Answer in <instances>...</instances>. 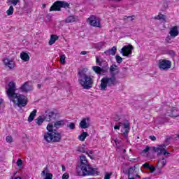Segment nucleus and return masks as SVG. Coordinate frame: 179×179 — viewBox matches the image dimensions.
<instances>
[{"label":"nucleus","mask_w":179,"mask_h":179,"mask_svg":"<svg viewBox=\"0 0 179 179\" xmlns=\"http://www.w3.org/2000/svg\"><path fill=\"white\" fill-rule=\"evenodd\" d=\"M166 115L169 117H173L174 118H177L179 117V110L176 108H173L170 113H167Z\"/></svg>","instance_id":"nucleus-22"},{"label":"nucleus","mask_w":179,"mask_h":179,"mask_svg":"<svg viewBox=\"0 0 179 179\" xmlns=\"http://www.w3.org/2000/svg\"><path fill=\"white\" fill-rule=\"evenodd\" d=\"M86 155H87V156H89V157H90V159H92V160L94 159L93 157L94 155H93V151H87L86 152Z\"/></svg>","instance_id":"nucleus-38"},{"label":"nucleus","mask_w":179,"mask_h":179,"mask_svg":"<svg viewBox=\"0 0 179 179\" xmlns=\"http://www.w3.org/2000/svg\"><path fill=\"white\" fill-rule=\"evenodd\" d=\"M10 101H13L14 103V107H26L27 106V98L24 95L20 94H17V96H13L12 99H10Z\"/></svg>","instance_id":"nucleus-6"},{"label":"nucleus","mask_w":179,"mask_h":179,"mask_svg":"<svg viewBox=\"0 0 179 179\" xmlns=\"http://www.w3.org/2000/svg\"><path fill=\"white\" fill-rule=\"evenodd\" d=\"M143 167L144 169H150V164H149V163L146 162L145 164H143Z\"/></svg>","instance_id":"nucleus-44"},{"label":"nucleus","mask_w":179,"mask_h":179,"mask_svg":"<svg viewBox=\"0 0 179 179\" xmlns=\"http://www.w3.org/2000/svg\"><path fill=\"white\" fill-rule=\"evenodd\" d=\"M132 50H134V46L132 45L129 44L128 45H124L120 51V54L123 55V57H129L132 54Z\"/></svg>","instance_id":"nucleus-13"},{"label":"nucleus","mask_w":179,"mask_h":179,"mask_svg":"<svg viewBox=\"0 0 179 179\" xmlns=\"http://www.w3.org/2000/svg\"><path fill=\"white\" fill-rule=\"evenodd\" d=\"M134 17H135V15L125 16L124 20H127V19L129 22H132V20H134Z\"/></svg>","instance_id":"nucleus-42"},{"label":"nucleus","mask_w":179,"mask_h":179,"mask_svg":"<svg viewBox=\"0 0 179 179\" xmlns=\"http://www.w3.org/2000/svg\"><path fill=\"white\" fill-rule=\"evenodd\" d=\"M18 3H19V0H11V3L15 6H16V5H17Z\"/></svg>","instance_id":"nucleus-47"},{"label":"nucleus","mask_w":179,"mask_h":179,"mask_svg":"<svg viewBox=\"0 0 179 179\" xmlns=\"http://www.w3.org/2000/svg\"><path fill=\"white\" fill-rule=\"evenodd\" d=\"M78 152H80L81 153H86V145H82L78 147Z\"/></svg>","instance_id":"nucleus-33"},{"label":"nucleus","mask_w":179,"mask_h":179,"mask_svg":"<svg viewBox=\"0 0 179 179\" xmlns=\"http://www.w3.org/2000/svg\"><path fill=\"white\" fill-rule=\"evenodd\" d=\"M87 69L84 68L78 71V82L83 89L89 90L93 87V78L87 75Z\"/></svg>","instance_id":"nucleus-3"},{"label":"nucleus","mask_w":179,"mask_h":179,"mask_svg":"<svg viewBox=\"0 0 179 179\" xmlns=\"http://www.w3.org/2000/svg\"><path fill=\"white\" fill-rule=\"evenodd\" d=\"M2 103H3V99H0V104H2Z\"/></svg>","instance_id":"nucleus-62"},{"label":"nucleus","mask_w":179,"mask_h":179,"mask_svg":"<svg viewBox=\"0 0 179 179\" xmlns=\"http://www.w3.org/2000/svg\"><path fill=\"white\" fill-rule=\"evenodd\" d=\"M118 81L117 78L111 76L110 77H104L101 80L100 88L101 90H107V86L108 87H113V86H117Z\"/></svg>","instance_id":"nucleus-5"},{"label":"nucleus","mask_w":179,"mask_h":179,"mask_svg":"<svg viewBox=\"0 0 179 179\" xmlns=\"http://www.w3.org/2000/svg\"><path fill=\"white\" fill-rule=\"evenodd\" d=\"M156 166H153V165H150V168H148V170H150V173H155L156 171Z\"/></svg>","instance_id":"nucleus-41"},{"label":"nucleus","mask_w":179,"mask_h":179,"mask_svg":"<svg viewBox=\"0 0 179 179\" xmlns=\"http://www.w3.org/2000/svg\"><path fill=\"white\" fill-rule=\"evenodd\" d=\"M6 141L8 143H12V142H13V138H12V136H8L6 138Z\"/></svg>","instance_id":"nucleus-39"},{"label":"nucleus","mask_w":179,"mask_h":179,"mask_svg":"<svg viewBox=\"0 0 179 179\" xmlns=\"http://www.w3.org/2000/svg\"><path fill=\"white\" fill-rule=\"evenodd\" d=\"M114 129H120V125H115Z\"/></svg>","instance_id":"nucleus-58"},{"label":"nucleus","mask_w":179,"mask_h":179,"mask_svg":"<svg viewBox=\"0 0 179 179\" xmlns=\"http://www.w3.org/2000/svg\"><path fill=\"white\" fill-rule=\"evenodd\" d=\"M57 40H58V36L51 35L50 39L48 43L49 45H52V44H55Z\"/></svg>","instance_id":"nucleus-26"},{"label":"nucleus","mask_w":179,"mask_h":179,"mask_svg":"<svg viewBox=\"0 0 179 179\" xmlns=\"http://www.w3.org/2000/svg\"><path fill=\"white\" fill-rule=\"evenodd\" d=\"M111 176V174L107 173H106L105 176H104V179H110V176Z\"/></svg>","instance_id":"nucleus-51"},{"label":"nucleus","mask_w":179,"mask_h":179,"mask_svg":"<svg viewBox=\"0 0 179 179\" xmlns=\"http://www.w3.org/2000/svg\"><path fill=\"white\" fill-rule=\"evenodd\" d=\"M62 171H65L66 170V169L65 168V165H62Z\"/></svg>","instance_id":"nucleus-59"},{"label":"nucleus","mask_w":179,"mask_h":179,"mask_svg":"<svg viewBox=\"0 0 179 179\" xmlns=\"http://www.w3.org/2000/svg\"><path fill=\"white\" fill-rule=\"evenodd\" d=\"M24 10L27 12V13H31V6H29V3H27L24 7Z\"/></svg>","instance_id":"nucleus-34"},{"label":"nucleus","mask_w":179,"mask_h":179,"mask_svg":"<svg viewBox=\"0 0 179 179\" xmlns=\"http://www.w3.org/2000/svg\"><path fill=\"white\" fill-rule=\"evenodd\" d=\"M136 173H138V170H134V168H129L127 174L129 177H135Z\"/></svg>","instance_id":"nucleus-25"},{"label":"nucleus","mask_w":179,"mask_h":179,"mask_svg":"<svg viewBox=\"0 0 179 179\" xmlns=\"http://www.w3.org/2000/svg\"><path fill=\"white\" fill-rule=\"evenodd\" d=\"M80 164L78 165L76 168L77 176H79L80 177H86L87 176H99V174H100L99 169L92 168V166L89 164L86 156L82 155L80 157Z\"/></svg>","instance_id":"nucleus-2"},{"label":"nucleus","mask_w":179,"mask_h":179,"mask_svg":"<svg viewBox=\"0 0 179 179\" xmlns=\"http://www.w3.org/2000/svg\"><path fill=\"white\" fill-rule=\"evenodd\" d=\"M118 125H123V128L122 129V132L124 136L128 137V134H129V129L131 128V124L129 122L122 123L119 122Z\"/></svg>","instance_id":"nucleus-14"},{"label":"nucleus","mask_w":179,"mask_h":179,"mask_svg":"<svg viewBox=\"0 0 179 179\" xmlns=\"http://www.w3.org/2000/svg\"><path fill=\"white\" fill-rule=\"evenodd\" d=\"M149 139H151V141H156V136H149Z\"/></svg>","instance_id":"nucleus-53"},{"label":"nucleus","mask_w":179,"mask_h":179,"mask_svg":"<svg viewBox=\"0 0 179 179\" xmlns=\"http://www.w3.org/2000/svg\"><path fill=\"white\" fill-rule=\"evenodd\" d=\"M68 128H69L70 129H75V123L73 122H70L68 125H67Z\"/></svg>","instance_id":"nucleus-43"},{"label":"nucleus","mask_w":179,"mask_h":179,"mask_svg":"<svg viewBox=\"0 0 179 179\" xmlns=\"http://www.w3.org/2000/svg\"><path fill=\"white\" fill-rule=\"evenodd\" d=\"M169 55H171V57H174V55H176V52H174V51H173V50H170L169 52Z\"/></svg>","instance_id":"nucleus-52"},{"label":"nucleus","mask_w":179,"mask_h":179,"mask_svg":"<svg viewBox=\"0 0 179 179\" xmlns=\"http://www.w3.org/2000/svg\"><path fill=\"white\" fill-rule=\"evenodd\" d=\"M20 90L22 92V93H28V92H31L33 90V87L29 85V82H25L20 87Z\"/></svg>","instance_id":"nucleus-18"},{"label":"nucleus","mask_w":179,"mask_h":179,"mask_svg":"<svg viewBox=\"0 0 179 179\" xmlns=\"http://www.w3.org/2000/svg\"><path fill=\"white\" fill-rule=\"evenodd\" d=\"M42 6H43V8H46L47 5L46 4H43Z\"/></svg>","instance_id":"nucleus-63"},{"label":"nucleus","mask_w":179,"mask_h":179,"mask_svg":"<svg viewBox=\"0 0 179 179\" xmlns=\"http://www.w3.org/2000/svg\"><path fill=\"white\" fill-rule=\"evenodd\" d=\"M66 57H65V55H60V62L62 64H66Z\"/></svg>","instance_id":"nucleus-35"},{"label":"nucleus","mask_w":179,"mask_h":179,"mask_svg":"<svg viewBox=\"0 0 179 179\" xmlns=\"http://www.w3.org/2000/svg\"><path fill=\"white\" fill-rule=\"evenodd\" d=\"M6 93L9 99H13V97H17V93H16V83L11 81L8 83V87H6Z\"/></svg>","instance_id":"nucleus-8"},{"label":"nucleus","mask_w":179,"mask_h":179,"mask_svg":"<svg viewBox=\"0 0 179 179\" xmlns=\"http://www.w3.org/2000/svg\"><path fill=\"white\" fill-rule=\"evenodd\" d=\"M166 145H159L157 147H153V150L155 152V153H157V156H160L163 155L164 156H166L167 155H170V152H169L166 150Z\"/></svg>","instance_id":"nucleus-10"},{"label":"nucleus","mask_w":179,"mask_h":179,"mask_svg":"<svg viewBox=\"0 0 179 179\" xmlns=\"http://www.w3.org/2000/svg\"><path fill=\"white\" fill-rule=\"evenodd\" d=\"M160 71H169L171 68V61L166 59H160L158 64Z\"/></svg>","instance_id":"nucleus-9"},{"label":"nucleus","mask_w":179,"mask_h":179,"mask_svg":"<svg viewBox=\"0 0 179 179\" xmlns=\"http://www.w3.org/2000/svg\"><path fill=\"white\" fill-rule=\"evenodd\" d=\"M134 178L136 179V178H141V176H139L138 174V172L136 173V174L134 175Z\"/></svg>","instance_id":"nucleus-55"},{"label":"nucleus","mask_w":179,"mask_h":179,"mask_svg":"<svg viewBox=\"0 0 179 179\" xmlns=\"http://www.w3.org/2000/svg\"><path fill=\"white\" fill-rule=\"evenodd\" d=\"M68 178H69V174H68L67 173L63 174L62 179H68Z\"/></svg>","instance_id":"nucleus-48"},{"label":"nucleus","mask_w":179,"mask_h":179,"mask_svg":"<svg viewBox=\"0 0 179 179\" xmlns=\"http://www.w3.org/2000/svg\"><path fill=\"white\" fill-rule=\"evenodd\" d=\"M41 176L43 177L45 176L44 179H52V173H50V169H48V166H46V167L44 168V169L41 172Z\"/></svg>","instance_id":"nucleus-19"},{"label":"nucleus","mask_w":179,"mask_h":179,"mask_svg":"<svg viewBox=\"0 0 179 179\" xmlns=\"http://www.w3.org/2000/svg\"><path fill=\"white\" fill-rule=\"evenodd\" d=\"M90 117L83 118L80 122V127L82 129H86L90 127Z\"/></svg>","instance_id":"nucleus-16"},{"label":"nucleus","mask_w":179,"mask_h":179,"mask_svg":"<svg viewBox=\"0 0 179 179\" xmlns=\"http://www.w3.org/2000/svg\"><path fill=\"white\" fill-rule=\"evenodd\" d=\"M3 64L5 66H7L9 69H13L15 68V62L8 58L3 59Z\"/></svg>","instance_id":"nucleus-20"},{"label":"nucleus","mask_w":179,"mask_h":179,"mask_svg":"<svg viewBox=\"0 0 179 179\" xmlns=\"http://www.w3.org/2000/svg\"><path fill=\"white\" fill-rule=\"evenodd\" d=\"M150 150V147H149V146H146V148H145V149H144L143 150V153H148V152H149Z\"/></svg>","instance_id":"nucleus-46"},{"label":"nucleus","mask_w":179,"mask_h":179,"mask_svg":"<svg viewBox=\"0 0 179 179\" xmlns=\"http://www.w3.org/2000/svg\"><path fill=\"white\" fill-rule=\"evenodd\" d=\"M70 4L65 1H55L52 6L50 8V12H61V8H64V9H68L69 8Z\"/></svg>","instance_id":"nucleus-7"},{"label":"nucleus","mask_w":179,"mask_h":179,"mask_svg":"<svg viewBox=\"0 0 179 179\" xmlns=\"http://www.w3.org/2000/svg\"><path fill=\"white\" fill-rule=\"evenodd\" d=\"M89 136V134L86 131H84L81 133V134L78 136L79 141H81V142H85V139H86V137Z\"/></svg>","instance_id":"nucleus-28"},{"label":"nucleus","mask_w":179,"mask_h":179,"mask_svg":"<svg viewBox=\"0 0 179 179\" xmlns=\"http://www.w3.org/2000/svg\"><path fill=\"white\" fill-rule=\"evenodd\" d=\"M96 62L98 64V65H99V66H92V69L95 73H97V75H104V73H107V72H108V63H107L106 60L100 59L99 57H96Z\"/></svg>","instance_id":"nucleus-4"},{"label":"nucleus","mask_w":179,"mask_h":179,"mask_svg":"<svg viewBox=\"0 0 179 179\" xmlns=\"http://www.w3.org/2000/svg\"><path fill=\"white\" fill-rule=\"evenodd\" d=\"M41 87H42L41 84H38V85H37L38 89H40Z\"/></svg>","instance_id":"nucleus-60"},{"label":"nucleus","mask_w":179,"mask_h":179,"mask_svg":"<svg viewBox=\"0 0 179 179\" xmlns=\"http://www.w3.org/2000/svg\"><path fill=\"white\" fill-rule=\"evenodd\" d=\"M75 20H76V18H75V16L73 15H70L69 16L66 20H65V22L66 23H72L73 22H75Z\"/></svg>","instance_id":"nucleus-31"},{"label":"nucleus","mask_w":179,"mask_h":179,"mask_svg":"<svg viewBox=\"0 0 179 179\" xmlns=\"http://www.w3.org/2000/svg\"><path fill=\"white\" fill-rule=\"evenodd\" d=\"M80 54H81V55H86V54H87V52H86V51H82V52H80Z\"/></svg>","instance_id":"nucleus-56"},{"label":"nucleus","mask_w":179,"mask_h":179,"mask_svg":"<svg viewBox=\"0 0 179 179\" xmlns=\"http://www.w3.org/2000/svg\"><path fill=\"white\" fill-rule=\"evenodd\" d=\"M154 19L157 20H163L165 21L166 20V15L159 13L157 16H155L154 17Z\"/></svg>","instance_id":"nucleus-32"},{"label":"nucleus","mask_w":179,"mask_h":179,"mask_svg":"<svg viewBox=\"0 0 179 179\" xmlns=\"http://www.w3.org/2000/svg\"><path fill=\"white\" fill-rule=\"evenodd\" d=\"M6 13L8 15V16H10L12 15H13V6H10L9 7V9L6 11Z\"/></svg>","instance_id":"nucleus-36"},{"label":"nucleus","mask_w":179,"mask_h":179,"mask_svg":"<svg viewBox=\"0 0 179 179\" xmlns=\"http://www.w3.org/2000/svg\"><path fill=\"white\" fill-rule=\"evenodd\" d=\"M20 58L22 61H24V62L30 61V56H29V54L26 53L25 52H22L20 53Z\"/></svg>","instance_id":"nucleus-24"},{"label":"nucleus","mask_w":179,"mask_h":179,"mask_svg":"<svg viewBox=\"0 0 179 179\" xmlns=\"http://www.w3.org/2000/svg\"><path fill=\"white\" fill-rule=\"evenodd\" d=\"M57 117H58V113L54 111L48 112V110H47L43 115L45 121H48V122H50V121H55Z\"/></svg>","instance_id":"nucleus-11"},{"label":"nucleus","mask_w":179,"mask_h":179,"mask_svg":"<svg viewBox=\"0 0 179 179\" xmlns=\"http://www.w3.org/2000/svg\"><path fill=\"white\" fill-rule=\"evenodd\" d=\"M117 52V47L113 46L111 49H108V50L104 52V54L106 55H115V53Z\"/></svg>","instance_id":"nucleus-23"},{"label":"nucleus","mask_w":179,"mask_h":179,"mask_svg":"<svg viewBox=\"0 0 179 179\" xmlns=\"http://www.w3.org/2000/svg\"><path fill=\"white\" fill-rule=\"evenodd\" d=\"M127 152V150H123V153H126Z\"/></svg>","instance_id":"nucleus-64"},{"label":"nucleus","mask_w":179,"mask_h":179,"mask_svg":"<svg viewBox=\"0 0 179 179\" xmlns=\"http://www.w3.org/2000/svg\"><path fill=\"white\" fill-rule=\"evenodd\" d=\"M130 169H134V170H137V171H139V168H138V164H135L134 166L130 167Z\"/></svg>","instance_id":"nucleus-50"},{"label":"nucleus","mask_w":179,"mask_h":179,"mask_svg":"<svg viewBox=\"0 0 179 179\" xmlns=\"http://www.w3.org/2000/svg\"><path fill=\"white\" fill-rule=\"evenodd\" d=\"M16 164L17 167H22V166H23V161L20 159H18L17 160Z\"/></svg>","instance_id":"nucleus-40"},{"label":"nucleus","mask_w":179,"mask_h":179,"mask_svg":"<svg viewBox=\"0 0 179 179\" xmlns=\"http://www.w3.org/2000/svg\"><path fill=\"white\" fill-rule=\"evenodd\" d=\"M171 139H173V136H166V139L164 142V144L165 145V148H167V146H169V145H170V141H171Z\"/></svg>","instance_id":"nucleus-29"},{"label":"nucleus","mask_w":179,"mask_h":179,"mask_svg":"<svg viewBox=\"0 0 179 179\" xmlns=\"http://www.w3.org/2000/svg\"><path fill=\"white\" fill-rule=\"evenodd\" d=\"M127 67L122 68V72H123L124 73H125V72H127Z\"/></svg>","instance_id":"nucleus-57"},{"label":"nucleus","mask_w":179,"mask_h":179,"mask_svg":"<svg viewBox=\"0 0 179 179\" xmlns=\"http://www.w3.org/2000/svg\"><path fill=\"white\" fill-rule=\"evenodd\" d=\"M166 164H167V160H166L164 157H162L157 161L156 165L157 174H162V170H163V168L164 167V166H166Z\"/></svg>","instance_id":"nucleus-12"},{"label":"nucleus","mask_w":179,"mask_h":179,"mask_svg":"<svg viewBox=\"0 0 179 179\" xmlns=\"http://www.w3.org/2000/svg\"><path fill=\"white\" fill-rule=\"evenodd\" d=\"M169 34L171 37H177L179 34L178 26L176 25L173 27L171 28Z\"/></svg>","instance_id":"nucleus-21"},{"label":"nucleus","mask_w":179,"mask_h":179,"mask_svg":"<svg viewBox=\"0 0 179 179\" xmlns=\"http://www.w3.org/2000/svg\"><path fill=\"white\" fill-rule=\"evenodd\" d=\"M115 59L117 64H121L122 62V57L118 55L115 56Z\"/></svg>","instance_id":"nucleus-37"},{"label":"nucleus","mask_w":179,"mask_h":179,"mask_svg":"<svg viewBox=\"0 0 179 179\" xmlns=\"http://www.w3.org/2000/svg\"><path fill=\"white\" fill-rule=\"evenodd\" d=\"M36 114H37V110L34 109L29 115L28 117V122H31L34 120V117H36Z\"/></svg>","instance_id":"nucleus-27"},{"label":"nucleus","mask_w":179,"mask_h":179,"mask_svg":"<svg viewBox=\"0 0 179 179\" xmlns=\"http://www.w3.org/2000/svg\"><path fill=\"white\" fill-rule=\"evenodd\" d=\"M89 23L93 27H100V20L94 15H92L89 19Z\"/></svg>","instance_id":"nucleus-15"},{"label":"nucleus","mask_w":179,"mask_h":179,"mask_svg":"<svg viewBox=\"0 0 179 179\" xmlns=\"http://www.w3.org/2000/svg\"><path fill=\"white\" fill-rule=\"evenodd\" d=\"M44 120H45V119H44V115H43L38 117V118L36 119L35 121L38 125H41L43 122H44Z\"/></svg>","instance_id":"nucleus-30"},{"label":"nucleus","mask_w":179,"mask_h":179,"mask_svg":"<svg viewBox=\"0 0 179 179\" xmlns=\"http://www.w3.org/2000/svg\"><path fill=\"white\" fill-rule=\"evenodd\" d=\"M45 17H46V20H48V22H50L52 16H51V14H48Z\"/></svg>","instance_id":"nucleus-45"},{"label":"nucleus","mask_w":179,"mask_h":179,"mask_svg":"<svg viewBox=\"0 0 179 179\" xmlns=\"http://www.w3.org/2000/svg\"><path fill=\"white\" fill-rule=\"evenodd\" d=\"M170 40H171V38H170V36H169V37L166 38V41H168V43H169V41H170Z\"/></svg>","instance_id":"nucleus-61"},{"label":"nucleus","mask_w":179,"mask_h":179,"mask_svg":"<svg viewBox=\"0 0 179 179\" xmlns=\"http://www.w3.org/2000/svg\"><path fill=\"white\" fill-rule=\"evenodd\" d=\"M114 142H115V145H120V143H121V142H122V141L118 140V139H115Z\"/></svg>","instance_id":"nucleus-49"},{"label":"nucleus","mask_w":179,"mask_h":179,"mask_svg":"<svg viewBox=\"0 0 179 179\" xmlns=\"http://www.w3.org/2000/svg\"><path fill=\"white\" fill-rule=\"evenodd\" d=\"M114 121H120V117L116 115L115 117H114Z\"/></svg>","instance_id":"nucleus-54"},{"label":"nucleus","mask_w":179,"mask_h":179,"mask_svg":"<svg viewBox=\"0 0 179 179\" xmlns=\"http://www.w3.org/2000/svg\"><path fill=\"white\" fill-rule=\"evenodd\" d=\"M65 120H57L52 123H49L47 125L46 129H48V132L44 134V139L48 143L61 142L62 139V135L61 133L58 132L57 129H59V128H64L65 127Z\"/></svg>","instance_id":"nucleus-1"},{"label":"nucleus","mask_w":179,"mask_h":179,"mask_svg":"<svg viewBox=\"0 0 179 179\" xmlns=\"http://www.w3.org/2000/svg\"><path fill=\"white\" fill-rule=\"evenodd\" d=\"M109 72L111 76L115 77L116 75L120 73V69L117 64H113L109 67Z\"/></svg>","instance_id":"nucleus-17"}]
</instances>
